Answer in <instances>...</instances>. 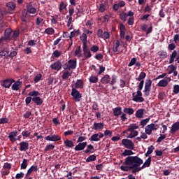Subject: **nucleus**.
Wrapping results in <instances>:
<instances>
[{
  "instance_id": "1",
  "label": "nucleus",
  "mask_w": 179,
  "mask_h": 179,
  "mask_svg": "<svg viewBox=\"0 0 179 179\" xmlns=\"http://www.w3.org/2000/svg\"><path fill=\"white\" fill-rule=\"evenodd\" d=\"M152 163V157H149L145 162L143 163V159L138 156H129L124 159V162L120 166L122 171H131L132 174H136L139 173L143 169H146V167H150ZM143 166L141 167V165Z\"/></svg>"
},
{
  "instance_id": "2",
  "label": "nucleus",
  "mask_w": 179,
  "mask_h": 179,
  "mask_svg": "<svg viewBox=\"0 0 179 179\" xmlns=\"http://www.w3.org/2000/svg\"><path fill=\"white\" fill-rule=\"evenodd\" d=\"M13 30L10 28H7L4 31V36L0 38V47H3L6 45L8 42L12 40V33Z\"/></svg>"
},
{
  "instance_id": "3",
  "label": "nucleus",
  "mask_w": 179,
  "mask_h": 179,
  "mask_svg": "<svg viewBox=\"0 0 179 179\" xmlns=\"http://www.w3.org/2000/svg\"><path fill=\"white\" fill-rule=\"evenodd\" d=\"M117 75L113 74L111 77H110V75L106 74L103 76L101 79V83L103 85H109L110 86H114L115 83H117Z\"/></svg>"
},
{
  "instance_id": "4",
  "label": "nucleus",
  "mask_w": 179,
  "mask_h": 179,
  "mask_svg": "<svg viewBox=\"0 0 179 179\" xmlns=\"http://www.w3.org/2000/svg\"><path fill=\"white\" fill-rule=\"evenodd\" d=\"M28 96H33V103H34L36 106H40L43 104V103H44V101L43 100V99L40 97V96H41V94L38 91L33 90L29 92Z\"/></svg>"
},
{
  "instance_id": "5",
  "label": "nucleus",
  "mask_w": 179,
  "mask_h": 179,
  "mask_svg": "<svg viewBox=\"0 0 179 179\" xmlns=\"http://www.w3.org/2000/svg\"><path fill=\"white\" fill-rule=\"evenodd\" d=\"M78 61L76 59H71L66 63L63 64V69L64 71H71V69H76Z\"/></svg>"
},
{
  "instance_id": "6",
  "label": "nucleus",
  "mask_w": 179,
  "mask_h": 179,
  "mask_svg": "<svg viewBox=\"0 0 179 179\" xmlns=\"http://www.w3.org/2000/svg\"><path fill=\"white\" fill-rule=\"evenodd\" d=\"M132 97L133 101L136 103H143L145 101V99L142 97V91L137 90V94L136 92H133Z\"/></svg>"
},
{
  "instance_id": "7",
  "label": "nucleus",
  "mask_w": 179,
  "mask_h": 179,
  "mask_svg": "<svg viewBox=\"0 0 179 179\" xmlns=\"http://www.w3.org/2000/svg\"><path fill=\"white\" fill-rule=\"evenodd\" d=\"M152 89V80L148 79L145 80L144 90L143 91L144 93V96L148 97L150 94V90Z\"/></svg>"
},
{
  "instance_id": "8",
  "label": "nucleus",
  "mask_w": 179,
  "mask_h": 179,
  "mask_svg": "<svg viewBox=\"0 0 179 179\" xmlns=\"http://www.w3.org/2000/svg\"><path fill=\"white\" fill-rule=\"evenodd\" d=\"M122 144L124 145L126 149H130V150H134V149H135V144L132 142V140L124 138L122 140Z\"/></svg>"
},
{
  "instance_id": "9",
  "label": "nucleus",
  "mask_w": 179,
  "mask_h": 179,
  "mask_svg": "<svg viewBox=\"0 0 179 179\" xmlns=\"http://www.w3.org/2000/svg\"><path fill=\"white\" fill-rule=\"evenodd\" d=\"M176 61L179 64V50H173L170 55L169 64H173Z\"/></svg>"
},
{
  "instance_id": "10",
  "label": "nucleus",
  "mask_w": 179,
  "mask_h": 179,
  "mask_svg": "<svg viewBox=\"0 0 179 179\" xmlns=\"http://www.w3.org/2000/svg\"><path fill=\"white\" fill-rule=\"evenodd\" d=\"M157 128H159V125L152 123L145 127V132L147 135H152V131H157Z\"/></svg>"
},
{
  "instance_id": "11",
  "label": "nucleus",
  "mask_w": 179,
  "mask_h": 179,
  "mask_svg": "<svg viewBox=\"0 0 179 179\" xmlns=\"http://www.w3.org/2000/svg\"><path fill=\"white\" fill-rule=\"evenodd\" d=\"M71 94L74 99L75 101H80V99H82V94H80V92L76 90V88H72Z\"/></svg>"
},
{
  "instance_id": "12",
  "label": "nucleus",
  "mask_w": 179,
  "mask_h": 179,
  "mask_svg": "<svg viewBox=\"0 0 179 179\" xmlns=\"http://www.w3.org/2000/svg\"><path fill=\"white\" fill-rule=\"evenodd\" d=\"M64 65L61 63V60L56 61L54 64H51L50 68L52 69V71H61Z\"/></svg>"
},
{
  "instance_id": "13",
  "label": "nucleus",
  "mask_w": 179,
  "mask_h": 179,
  "mask_svg": "<svg viewBox=\"0 0 179 179\" xmlns=\"http://www.w3.org/2000/svg\"><path fill=\"white\" fill-rule=\"evenodd\" d=\"M86 146H87V142L78 143L77 145L74 148V150L76 152H80L82 150H85L86 149Z\"/></svg>"
},
{
  "instance_id": "14",
  "label": "nucleus",
  "mask_w": 179,
  "mask_h": 179,
  "mask_svg": "<svg viewBox=\"0 0 179 179\" xmlns=\"http://www.w3.org/2000/svg\"><path fill=\"white\" fill-rule=\"evenodd\" d=\"M148 24H143L141 25V30L142 31H146V34H150L152 31H153V26L152 25V23L150 24V27L148 29Z\"/></svg>"
},
{
  "instance_id": "15",
  "label": "nucleus",
  "mask_w": 179,
  "mask_h": 179,
  "mask_svg": "<svg viewBox=\"0 0 179 179\" xmlns=\"http://www.w3.org/2000/svg\"><path fill=\"white\" fill-rule=\"evenodd\" d=\"M14 82L15 80L13 79H6L2 81L1 86H3V87H6V89H9V87L12 86V83H14Z\"/></svg>"
},
{
  "instance_id": "16",
  "label": "nucleus",
  "mask_w": 179,
  "mask_h": 179,
  "mask_svg": "<svg viewBox=\"0 0 179 179\" xmlns=\"http://www.w3.org/2000/svg\"><path fill=\"white\" fill-rule=\"evenodd\" d=\"M45 141H50V142H58V141H61V136L54 134L45 137Z\"/></svg>"
},
{
  "instance_id": "17",
  "label": "nucleus",
  "mask_w": 179,
  "mask_h": 179,
  "mask_svg": "<svg viewBox=\"0 0 179 179\" xmlns=\"http://www.w3.org/2000/svg\"><path fill=\"white\" fill-rule=\"evenodd\" d=\"M37 13V8H34L31 3H29L27 6V13H31V15H34Z\"/></svg>"
},
{
  "instance_id": "18",
  "label": "nucleus",
  "mask_w": 179,
  "mask_h": 179,
  "mask_svg": "<svg viewBox=\"0 0 179 179\" xmlns=\"http://www.w3.org/2000/svg\"><path fill=\"white\" fill-rule=\"evenodd\" d=\"M38 170V167L37 166H31L27 171V174L25 175V178H29L33 173L37 171Z\"/></svg>"
},
{
  "instance_id": "19",
  "label": "nucleus",
  "mask_w": 179,
  "mask_h": 179,
  "mask_svg": "<svg viewBox=\"0 0 179 179\" xmlns=\"http://www.w3.org/2000/svg\"><path fill=\"white\" fill-rule=\"evenodd\" d=\"M104 129V123L103 122H94L93 124L92 129L94 131H101V129Z\"/></svg>"
},
{
  "instance_id": "20",
  "label": "nucleus",
  "mask_w": 179,
  "mask_h": 179,
  "mask_svg": "<svg viewBox=\"0 0 179 179\" xmlns=\"http://www.w3.org/2000/svg\"><path fill=\"white\" fill-rule=\"evenodd\" d=\"M20 152H26V150H29V143L27 141L20 143Z\"/></svg>"
},
{
  "instance_id": "21",
  "label": "nucleus",
  "mask_w": 179,
  "mask_h": 179,
  "mask_svg": "<svg viewBox=\"0 0 179 179\" xmlns=\"http://www.w3.org/2000/svg\"><path fill=\"white\" fill-rule=\"evenodd\" d=\"M16 136H17V131H13L9 134L8 138L13 143L16 142V141H17V139L16 138Z\"/></svg>"
},
{
  "instance_id": "22",
  "label": "nucleus",
  "mask_w": 179,
  "mask_h": 179,
  "mask_svg": "<svg viewBox=\"0 0 179 179\" xmlns=\"http://www.w3.org/2000/svg\"><path fill=\"white\" fill-rule=\"evenodd\" d=\"M177 131H179V122H176L172 124L170 132L174 135Z\"/></svg>"
},
{
  "instance_id": "23",
  "label": "nucleus",
  "mask_w": 179,
  "mask_h": 179,
  "mask_svg": "<svg viewBox=\"0 0 179 179\" xmlns=\"http://www.w3.org/2000/svg\"><path fill=\"white\" fill-rule=\"evenodd\" d=\"M65 71L63 72V74L62 76V79L63 80H66L69 79V76H72V71H69L70 70H64Z\"/></svg>"
},
{
  "instance_id": "24",
  "label": "nucleus",
  "mask_w": 179,
  "mask_h": 179,
  "mask_svg": "<svg viewBox=\"0 0 179 179\" xmlns=\"http://www.w3.org/2000/svg\"><path fill=\"white\" fill-rule=\"evenodd\" d=\"M113 115L115 117H120L121 114H122V108L121 107H116L113 109Z\"/></svg>"
},
{
  "instance_id": "25",
  "label": "nucleus",
  "mask_w": 179,
  "mask_h": 179,
  "mask_svg": "<svg viewBox=\"0 0 179 179\" xmlns=\"http://www.w3.org/2000/svg\"><path fill=\"white\" fill-rule=\"evenodd\" d=\"M145 114V109L144 108H140L136 110L135 116L136 118H143V115Z\"/></svg>"
},
{
  "instance_id": "26",
  "label": "nucleus",
  "mask_w": 179,
  "mask_h": 179,
  "mask_svg": "<svg viewBox=\"0 0 179 179\" xmlns=\"http://www.w3.org/2000/svg\"><path fill=\"white\" fill-rule=\"evenodd\" d=\"M84 153L85 155H89L90 153H94V146L93 145L90 144L87 146V148L85 150H84Z\"/></svg>"
},
{
  "instance_id": "27",
  "label": "nucleus",
  "mask_w": 179,
  "mask_h": 179,
  "mask_svg": "<svg viewBox=\"0 0 179 179\" xmlns=\"http://www.w3.org/2000/svg\"><path fill=\"white\" fill-rule=\"evenodd\" d=\"M20 20L22 22V24L26 26V23H27V13L26 11H22Z\"/></svg>"
},
{
  "instance_id": "28",
  "label": "nucleus",
  "mask_w": 179,
  "mask_h": 179,
  "mask_svg": "<svg viewBox=\"0 0 179 179\" xmlns=\"http://www.w3.org/2000/svg\"><path fill=\"white\" fill-rule=\"evenodd\" d=\"M20 86H22V82L18 80L12 85V90L17 92L20 89Z\"/></svg>"
},
{
  "instance_id": "29",
  "label": "nucleus",
  "mask_w": 179,
  "mask_h": 179,
  "mask_svg": "<svg viewBox=\"0 0 179 179\" xmlns=\"http://www.w3.org/2000/svg\"><path fill=\"white\" fill-rule=\"evenodd\" d=\"M6 7L8 8V10L12 12L16 9V3H13V1H10L6 3Z\"/></svg>"
},
{
  "instance_id": "30",
  "label": "nucleus",
  "mask_w": 179,
  "mask_h": 179,
  "mask_svg": "<svg viewBox=\"0 0 179 179\" xmlns=\"http://www.w3.org/2000/svg\"><path fill=\"white\" fill-rule=\"evenodd\" d=\"M169 85V80L166 79L161 80L157 84V86L159 87H166Z\"/></svg>"
},
{
  "instance_id": "31",
  "label": "nucleus",
  "mask_w": 179,
  "mask_h": 179,
  "mask_svg": "<svg viewBox=\"0 0 179 179\" xmlns=\"http://www.w3.org/2000/svg\"><path fill=\"white\" fill-rule=\"evenodd\" d=\"M64 143L66 148H70L71 149H72V148H73L75 146L73 141H72L69 139H66L64 141Z\"/></svg>"
},
{
  "instance_id": "32",
  "label": "nucleus",
  "mask_w": 179,
  "mask_h": 179,
  "mask_svg": "<svg viewBox=\"0 0 179 179\" xmlns=\"http://www.w3.org/2000/svg\"><path fill=\"white\" fill-rule=\"evenodd\" d=\"M74 89H83V80H77Z\"/></svg>"
},
{
  "instance_id": "33",
  "label": "nucleus",
  "mask_w": 179,
  "mask_h": 179,
  "mask_svg": "<svg viewBox=\"0 0 179 179\" xmlns=\"http://www.w3.org/2000/svg\"><path fill=\"white\" fill-rule=\"evenodd\" d=\"M90 49L87 50H83V54L85 59H89V58H92V52H90Z\"/></svg>"
},
{
  "instance_id": "34",
  "label": "nucleus",
  "mask_w": 179,
  "mask_h": 179,
  "mask_svg": "<svg viewBox=\"0 0 179 179\" xmlns=\"http://www.w3.org/2000/svg\"><path fill=\"white\" fill-rule=\"evenodd\" d=\"M45 34H48L49 36H52L55 33V30L52 27H48L44 31Z\"/></svg>"
},
{
  "instance_id": "35",
  "label": "nucleus",
  "mask_w": 179,
  "mask_h": 179,
  "mask_svg": "<svg viewBox=\"0 0 179 179\" xmlns=\"http://www.w3.org/2000/svg\"><path fill=\"white\" fill-rule=\"evenodd\" d=\"M123 111L125 114H128L129 115H132V114L135 113V110L132 108H124Z\"/></svg>"
},
{
  "instance_id": "36",
  "label": "nucleus",
  "mask_w": 179,
  "mask_h": 179,
  "mask_svg": "<svg viewBox=\"0 0 179 179\" xmlns=\"http://www.w3.org/2000/svg\"><path fill=\"white\" fill-rule=\"evenodd\" d=\"M90 141H91V142H99V141H100V138H99V134H93L90 138Z\"/></svg>"
},
{
  "instance_id": "37",
  "label": "nucleus",
  "mask_w": 179,
  "mask_h": 179,
  "mask_svg": "<svg viewBox=\"0 0 179 179\" xmlns=\"http://www.w3.org/2000/svg\"><path fill=\"white\" fill-rule=\"evenodd\" d=\"M146 78V73L141 72L140 73L138 78H136V80H138V82H142Z\"/></svg>"
},
{
  "instance_id": "38",
  "label": "nucleus",
  "mask_w": 179,
  "mask_h": 179,
  "mask_svg": "<svg viewBox=\"0 0 179 179\" xmlns=\"http://www.w3.org/2000/svg\"><path fill=\"white\" fill-rule=\"evenodd\" d=\"M6 55H9V52L6 49L0 47V57H6Z\"/></svg>"
},
{
  "instance_id": "39",
  "label": "nucleus",
  "mask_w": 179,
  "mask_h": 179,
  "mask_svg": "<svg viewBox=\"0 0 179 179\" xmlns=\"http://www.w3.org/2000/svg\"><path fill=\"white\" fill-rule=\"evenodd\" d=\"M96 157L94 155H90L86 159L85 162L87 163H90L91 162H96Z\"/></svg>"
},
{
  "instance_id": "40",
  "label": "nucleus",
  "mask_w": 179,
  "mask_h": 179,
  "mask_svg": "<svg viewBox=\"0 0 179 179\" xmlns=\"http://www.w3.org/2000/svg\"><path fill=\"white\" fill-rule=\"evenodd\" d=\"M80 52H82V48L80 46H78L77 49L75 50V57L80 58V57H82V54H80Z\"/></svg>"
},
{
  "instance_id": "41",
  "label": "nucleus",
  "mask_w": 179,
  "mask_h": 179,
  "mask_svg": "<svg viewBox=\"0 0 179 179\" xmlns=\"http://www.w3.org/2000/svg\"><path fill=\"white\" fill-rule=\"evenodd\" d=\"M134 151H132V150H124V152H122V156H129L128 157H129L130 156H132V155H134Z\"/></svg>"
},
{
  "instance_id": "42",
  "label": "nucleus",
  "mask_w": 179,
  "mask_h": 179,
  "mask_svg": "<svg viewBox=\"0 0 179 179\" xmlns=\"http://www.w3.org/2000/svg\"><path fill=\"white\" fill-rule=\"evenodd\" d=\"M121 45L120 41H116L115 44L113 45V52H118V48Z\"/></svg>"
},
{
  "instance_id": "43",
  "label": "nucleus",
  "mask_w": 179,
  "mask_h": 179,
  "mask_svg": "<svg viewBox=\"0 0 179 179\" xmlns=\"http://www.w3.org/2000/svg\"><path fill=\"white\" fill-rule=\"evenodd\" d=\"M30 131H31L30 129L25 130L21 133V135L23 136L24 139H26V138H29V136H30V134H31Z\"/></svg>"
},
{
  "instance_id": "44",
  "label": "nucleus",
  "mask_w": 179,
  "mask_h": 179,
  "mask_svg": "<svg viewBox=\"0 0 179 179\" xmlns=\"http://www.w3.org/2000/svg\"><path fill=\"white\" fill-rule=\"evenodd\" d=\"M89 82H90V83H97V82H99V77L92 76L89 78Z\"/></svg>"
},
{
  "instance_id": "45",
  "label": "nucleus",
  "mask_w": 179,
  "mask_h": 179,
  "mask_svg": "<svg viewBox=\"0 0 179 179\" xmlns=\"http://www.w3.org/2000/svg\"><path fill=\"white\" fill-rule=\"evenodd\" d=\"M129 132H131V134H129L127 138H135V136H138V131L133 130V131H129Z\"/></svg>"
},
{
  "instance_id": "46",
  "label": "nucleus",
  "mask_w": 179,
  "mask_h": 179,
  "mask_svg": "<svg viewBox=\"0 0 179 179\" xmlns=\"http://www.w3.org/2000/svg\"><path fill=\"white\" fill-rule=\"evenodd\" d=\"M150 121V118L143 119L140 122V125H141L142 128H143V127H146V125H148V122Z\"/></svg>"
},
{
  "instance_id": "47",
  "label": "nucleus",
  "mask_w": 179,
  "mask_h": 179,
  "mask_svg": "<svg viewBox=\"0 0 179 179\" xmlns=\"http://www.w3.org/2000/svg\"><path fill=\"white\" fill-rule=\"evenodd\" d=\"M169 68L170 69V70L168 71L169 75H171V73L177 70V66L173 64H171Z\"/></svg>"
},
{
  "instance_id": "48",
  "label": "nucleus",
  "mask_w": 179,
  "mask_h": 179,
  "mask_svg": "<svg viewBox=\"0 0 179 179\" xmlns=\"http://www.w3.org/2000/svg\"><path fill=\"white\" fill-rule=\"evenodd\" d=\"M77 34H80V31H79V29L76 30V31H73L71 32V34L69 36V39L70 40H73V38L75 37V36H76Z\"/></svg>"
},
{
  "instance_id": "49",
  "label": "nucleus",
  "mask_w": 179,
  "mask_h": 179,
  "mask_svg": "<svg viewBox=\"0 0 179 179\" xmlns=\"http://www.w3.org/2000/svg\"><path fill=\"white\" fill-rule=\"evenodd\" d=\"M139 129V126L136 125V124H131L129 126L127 131H135V129Z\"/></svg>"
},
{
  "instance_id": "50",
  "label": "nucleus",
  "mask_w": 179,
  "mask_h": 179,
  "mask_svg": "<svg viewBox=\"0 0 179 179\" xmlns=\"http://www.w3.org/2000/svg\"><path fill=\"white\" fill-rule=\"evenodd\" d=\"M120 19H121V20H122V22H127V13L125 12H122L120 15H119Z\"/></svg>"
},
{
  "instance_id": "51",
  "label": "nucleus",
  "mask_w": 179,
  "mask_h": 179,
  "mask_svg": "<svg viewBox=\"0 0 179 179\" xmlns=\"http://www.w3.org/2000/svg\"><path fill=\"white\" fill-rule=\"evenodd\" d=\"M52 55L55 58H59V57H61V55H62V52H61L59 50H55L53 52V53L52 54Z\"/></svg>"
},
{
  "instance_id": "52",
  "label": "nucleus",
  "mask_w": 179,
  "mask_h": 179,
  "mask_svg": "<svg viewBox=\"0 0 179 179\" xmlns=\"http://www.w3.org/2000/svg\"><path fill=\"white\" fill-rule=\"evenodd\" d=\"M27 169V159H24L21 164V170H26Z\"/></svg>"
},
{
  "instance_id": "53",
  "label": "nucleus",
  "mask_w": 179,
  "mask_h": 179,
  "mask_svg": "<svg viewBox=\"0 0 179 179\" xmlns=\"http://www.w3.org/2000/svg\"><path fill=\"white\" fill-rule=\"evenodd\" d=\"M55 145H52V144H49L48 145H46V147L44 149V152H48V150H53V149H55Z\"/></svg>"
},
{
  "instance_id": "54",
  "label": "nucleus",
  "mask_w": 179,
  "mask_h": 179,
  "mask_svg": "<svg viewBox=\"0 0 179 179\" xmlns=\"http://www.w3.org/2000/svg\"><path fill=\"white\" fill-rule=\"evenodd\" d=\"M42 78H43V75H41V73L37 74L34 78L35 83H38V82L41 80Z\"/></svg>"
},
{
  "instance_id": "55",
  "label": "nucleus",
  "mask_w": 179,
  "mask_h": 179,
  "mask_svg": "<svg viewBox=\"0 0 179 179\" xmlns=\"http://www.w3.org/2000/svg\"><path fill=\"white\" fill-rule=\"evenodd\" d=\"M99 10L101 12V13H103L106 10V3H101L99 4Z\"/></svg>"
},
{
  "instance_id": "56",
  "label": "nucleus",
  "mask_w": 179,
  "mask_h": 179,
  "mask_svg": "<svg viewBox=\"0 0 179 179\" xmlns=\"http://www.w3.org/2000/svg\"><path fill=\"white\" fill-rule=\"evenodd\" d=\"M80 39L81 40L82 43H87V35L83 33L80 36Z\"/></svg>"
},
{
  "instance_id": "57",
  "label": "nucleus",
  "mask_w": 179,
  "mask_h": 179,
  "mask_svg": "<svg viewBox=\"0 0 179 179\" xmlns=\"http://www.w3.org/2000/svg\"><path fill=\"white\" fill-rule=\"evenodd\" d=\"M33 101V96H29L25 99L26 106H29Z\"/></svg>"
},
{
  "instance_id": "58",
  "label": "nucleus",
  "mask_w": 179,
  "mask_h": 179,
  "mask_svg": "<svg viewBox=\"0 0 179 179\" xmlns=\"http://www.w3.org/2000/svg\"><path fill=\"white\" fill-rule=\"evenodd\" d=\"M159 56L161 57L163 59L167 58V52L161 51L159 52Z\"/></svg>"
},
{
  "instance_id": "59",
  "label": "nucleus",
  "mask_w": 179,
  "mask_h": 179,
  "mask_svg": "<svg viewBox=\"0 0 179 179\" xmlns=\"http://www.w3.org/2000/svg\"><path fill=\"white\" fill-rule=\"evenodd\" d=\"M100 48H99V46L94 45L90 48V50L92 51V52H97V51H99Z\"/></svg>"
},
{
  "instance_id": "60",
  "label": "nucleus",
  "mask_w": 179,
  "mask_h": 179,
  "mask_svg": "<svg viewBox=\"0 0 179 179\" xmlns=\"http://www.w3.org/2000/svg\"><path fill=\"white\" fill-rule=\"evenodd\" d=\"M0 124H9V118L8 117L0 118Z\"/></svg>"
},
{
  "instance_id": "61",
  "label": "nucleus",
  "mask_w": 179,
  "mask_h": 179,
  "mask_svg": "<svg viewBox=\"0 0 179 179\" xmlns=\"http://www.w3.org/2000/svg\"><path fill=\"white\" fill-rule=\"evenodd\" d=\"M101 38H104L105 40H108V38H110V33L108 31H104Z\"/></svg>"
},
{
  "instance_id": "62",
  "label": "nucleus",
  "mask_w": 179,
  "mask_h": 179,
  "mask_svg": "<svg viewBox=\"0 0 179 179\" xmlns=\"http://www.w3.org/2000/svg\"><path fill=\"white\" fill-rule=\"evenodd\" d=\"M136 57H133L128 64V66H134L136 64Z\"/></svg>"
},
{
  "instance_id": "63",
  "label": "nucleus",
  "mask_w": 179,
  "mask_h": 179,
  "mask_svg": "<svg viewBox=\"0 0 179 179\" xmlns=\"http://www.w3.org/2000/svg\"><path fill=\"white\" fill-rule=\"evenodd\" d=\"M173 93L175 94H178L179 93V85H173Z\"/></svg>"
},
{
  "instance_id": "64",
  "label": "nucleus",
  "mask_w": 179,
  "mask_h": 179,
  "mask_svg": "<svg viewBox=\"0 0 179 179\" xmlns=\"http://www.w3.org/2000/svg\"><path fill=\"white\" fill-rule=\"evenodd\" d=\"M166 138V134H160V136L157 138V143H160L162 141H164Z\"/></svg>"
}]
</instances>
